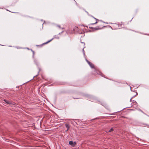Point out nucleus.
<instances>
[{"instance_id": "obj_14", "label": "nucleus", "mask_w": 149, "mask_h": 149, "mask_svg": "<svg viewBox=\"0 0 149 149\" xmlns=\"http://www.w3.org/2000/svg\"><path fill=\"white\" fill-rule=\"evenodd\" d=\"M97 21L99 20L98 19H97L94 17H93Z\"/></svg>"}, {"instance_id": "obj_7", "label": "nucleus", "mask_w": 149, "mask_h": 149, "mask_svg": "<svg viewBox=\"0 0 149 149\" xmlns=\"http://www.w3.org/2000/svg\"><path fill=\"white\" fill-rule=\"evenodd\" d=\"M53 39V38H52V39H51V40H49L47 42H45L44 43H43L42 44V45H45V44H47V43H49V42H50V41H51Z\"/></svg>"}, {"instance_id": "obj_9", "label": "nucleus", "mask_w": 149, "mask_h": 149, "mask_svg": "<svg viewBox=\"0 0 149 149\" xmlns=\"http://www.w3.org/2000/svg\"><path fill=\"white\" fill-rule=\"evenodd\" d=\"M7 95H8V96H12L13 95L12 94H10V93H9V92H7Z\"/></svg>"}, {"instance_id": "obj_18", "label": "nucleus", "mask_w": 149, "mask_h": 149, "mask_svg": "<svg viewBox=\"0 0 149 149\" xmlns=\"http://www.w3.org/2000/svg\"><path fill=\"white\" fill-rule=\"evenodd\" d=\"M131 100H132V98H131V99H130V102H131Z\"/></svg>"}, {"instance_id": "obj_20", "label": "nucleus", "mask_w": 149, "mask_h": 149, "mask_svg": "<svg viewBox=\"0 0 149 149\" xmlns=\"http://www.w3.org/2000/svg\"><path fill=\"white\" fill-rule=\"evenodd\" d=\"M146 125H148L147 124H145Z\"/></svg>"}, {"instance_id": "obj_8", "label": "nucleus", "mask_w": 149, "mask_h": 149, "mask_svg": "<svg viewBox=\"0 0 149 149\" xmlns=\"http://www.w3.org/2000/svg\"><path fill=\"white\" fill-rule=\"evenodd\" d=\"M113 130V128H111L109 130H108V132H111Z\"/></svg>"}, {"instance_id": "obj_6", "label": "nucleus", "mask_w": 149, "mask_h": 149, "mask_svg": "<svg viewBox=\"0 0 149 149\" xmlns=\"http://www.w3.org/2000/svg\"><path fill=\"white\" fill-rule=\"evenodd\" d=\"M65 127L67 128V130H66V131H68V130L70 128V126L69 124H66L65 125Z\"/></svg>"}, {"instance_id": "obj_4", "label": "nucleus", "mask_w": 149, "mask_h": 149, "mask_svg": "<svg viewBox=\"0 0 149 149\" xmlns=\"http://www.w3.org/2000/svg\"><path fill=\"white\" fill-rule=\"evenodd\" d=\"M69 144L72 146H74L76 145V143L75 142H73L72 141H70L69 142Z\"/></svg>"}, {"instance_id": "obj_16", "label": "nucleus", "mask_w": 149, "mask_h": 149, "mask_svg": "<svg viewBox=\"0 0 149 149\" xmlns=\"http://www.w3.org/2000/svg\"><path fill=\"white\" fill-rule=\"evenodd\" d=\"M83 53H84V54H85V52H84V48L83 49Z\"/></svg>"}, {"instance_id": "obj_13", "label": "nucleus", "mask_w": 149, "mask_h": 149, "mask_svg": "<svg viewBox=\"0 0 149 149\" xmlns=\"http://www.w3.org/2000/svg\"><path fill=\"white\" fill-rule=\"evenodd\" d=\"M40 69H39V72H38V73L37 74V75H36V76H38V74H39V72H40Z\"/></svg>"}, {"instance_id": "obj_17", "label": "nucleus", "mask_w": 149, "mask_h": 149, "mask_svg": "<svg viewBox=\"0 0 149 149\" xmlns=\"http://www.w3.org/2000/svg\"><path fill=\"white\" fill-rule=\"evenodd\" d=\"M58 27L59 28H61V26L60 25H58Z\"/></svg>"}, {"instance_id": "obj_21", "label": "nucleus", "mask_w": 149, "mask_h": 149, "mask_svg": "<svg viewBox=\"0 0 149 149\" xmlns=\"http://www.w3.org/2000/svg\"><path fill=\"white\" fill-rule=\"evenodd\" d=\"M108 131H107H107H106V132H108Z\"/></svg>"}, {"instance_id": "obj_10", "label": "nucleus", "mask_w": 149, "mask_h": 149, "mask_svg": "<svg viewBox=\"0 0 149 149\" xmlns=\"http://www.w3.org/2000/svg\"><path fill=\"white\" fill-rule=\"evenodd\" d=\"M54 38L59 39V37L58 36V35H55L54 36Z\"/></svg>"}, {"instance_id": "obj_3", "label": "nucleus", "mask_w": 149, "mask_h": 149, "mask_svg": "<svg viewBox=\"0 0 149 149\" xmlns=\"http://www.w3.org/2000/svg\"><path fill=\"white\" fill-rule=\"evenodd\" d=\"M86 61L87 62V63H88V64L91 67V68H94V65L93 64L90 62L89 61L86 59Z\"/></svg>"}, {"instance_id": "obj_2", "label": "nucleus", "mask_w": 149, "mask_h": 149, "mask_svg": "<svg viewBox=\"0 0 149 149\" xmlns=\"http://www.w3.org/2000/svg\"><path fill=\"white\" fill-rule=\"evenodd\" d=\"M122 24H114L113 26L115 27V29H120L121 27Z\"/></svg>"}, {"instance_id": "obj_19", "label": "nucleus", "mask_w": 149, "mask_h": 149, "mask_svg": "<svg viewBox=\"0 0 149 149\" xmlns=\"http://www.w3.org/2000/svg\"><path fill=\"white\" fill-rule=\"evenodd\" d=\"M77 27H75V29H76V28H77Z\"/></svg>"}, {"instance_id": "obj_12", "label": "nucleus", "mask_w": 149, "mask_h": 149, "mask_svg": "<svg viewBox=\"0 0 149 149\" xmlns=\"http://www.w3.org/2000/svg\"><path fill=\"white\" fill-rule=\"evenodd\" d=\"M97 21H96L94 23H91V24H90V25H93L95 24H97Z\"/></svg>"}, {"instance_id": "obj_15", "label": "nucleus", "mask_w": 149, "mask_h": 149, "mask_svg": "<svg viewBox=\"0 0 149 149\" xmlns=\"http://www.w3.org/2000/svg\"><path fill=\"white\" fill-rule=\"evenodd\" d=\"M32 52H33V55H34V53H35V52H34V51H33L32 50H31Z\"/></svg>"}, {"instance_id": "obj_1", "label": "nucleus", "mask_w": 149, "mask_h": 149, "mask_svg": "<svg viewBox=\"0 0 149 149\" xmlns=\"http://www.w3.org/2000/svg\"><path fill=\"white\" fill-rule=\"evenodd\" d=\"M93 74L95 75L99 74L103 77H104V75L101 73L99 70L96 69L94 70Z\"/></svg>"}, {"instance_id": "obj_5", "label": "nucleus", "mask_w": 149, "mask_h": 149, "mask_svg": "<svg viewBox=\"0 0 149 149\" xmlns=\"http://www.w3.org/2000/svg\"><path fill=\"white\" fill-rule=\"evenodd\" d=\"M3 101L7 104H12L11 102H9L8 101H7L6 100L4 99L3 100Z\"/></svg>"}, {"instance_id": "obj_11", "label": "nucleus", "mask_w": 149, "mask_h": 149, "mask_svg": "<svg viewBox=\"0 0 149 149\" xmlns=\"http://www.w3.org/2000/svg\"><path fill=\"white\" fill-rule=\"evenodd\" d=\"M94 29H95V30H97L99 29H100L99 28V26H97V27L94 28Z\"/></svg>"}]
</instances>
